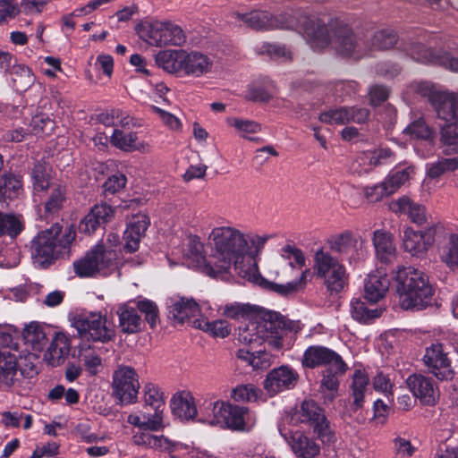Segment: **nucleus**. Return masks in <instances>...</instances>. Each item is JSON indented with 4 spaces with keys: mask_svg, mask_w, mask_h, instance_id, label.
<instances>
[{
    "mask_svg": "<svg viewBox=\"0 0 458 458\" xmlns=\"http://www.w3.org/2000/svg\"><path fill=\"white\" fill-rule=\"evenodd\" d=\"M126 176L121 173L109 176L103 184L104 193L114 194L123 189L126 185Z\"/></svg>",
    "mask_w": 458,
    "mask_h": 458,
    "instance_id": "64",
    "label": "nucleus"
},
{
    "mask_svg": "<svg viewBox=\"0 0 458 458\" xmlns=\"http://www.w3.org/2000/svg\"><path fill=\"white\" fill-rule=\"evenodd\" d=\"M391 208L395 213L407 215L411 221L418 225H431L429 223L426 208L410 198L403 196L391 204Z\"/></svg>",
    "mask_w": 458,
    "mask_h": 458,
    "instance_id": "23",
    "label": "nucleus"
},
{
    "mask_svg": "<svg viewBox=\"0 0 458 458\" xmlns=\"http://www.w3.org/2000/svg\"><path fill=\"white\" fill-rule=\"evenodd\" d=\"M184 50H164L157 54L155 61L158 67L170 72L175 73L182 71L185 62Z\"/></svg>",
    "mask_w": 458,
    "mask_h": 458,
    "instance_id": "32",
    "label": "nucleus"
},
{
    "mask_svg": "<svg viewBox=\"0 0 458 458\" xmlns=\"http://www.w3.org/2000/svg\"><path fill=\"white\" fill-rule=\"evenodd\" d=\"M79 360L83 363L90 375H96L98 368L101 366V358L89 345L81 347Z\"/></svg>",
    "mask_w": 458,
    "mask_h": 458,
    "instance_id": "56",
    "label": "nucleus"
},
{
    "mask_svg": "<svg viewBox=\"0 0 458 458\" xmlns=\"http://www.w3.org/2000/svg\"><path fill=\"white\" fill-rule=\"evenodd\" d=\"M170 404L174 415L181 420H189L197 415L194 397L189 391H181L174 394Z\"/></svg>",
    "mask_w": 458,
    "mask_h": 458,
    "instance_id": "27",
    "label": "nucleus"
},
{
    "mask_svg": "<svg viewBox=\"0 0 458 458\" xmlns=\"http://www.w3.org/2000/svg\"><path fill=\"white\" fill-rule=\"evenodd\" d=\"M292 420L295 423L308 424L324 443L331 444L335 441V433L323 410L312 400L303 401L293 415Z\"/></svg>",
    "mask_w": 458,
    "mask_h": 458,
    "instance_id": "11",
    "label": "nucleus"
},
{
    "mask_svg": "<svg viewBox=\"0 0 458 458\" xmlns=\"http://www.w3.org/2000/svg\"><path fill=\"white\" fill-rule=\"evenodd\" d=\"M23 340L28 347L40 352L47 343L44 328L37 322L28 325L23 330Z\"/></svg>",
    "mask_w": 458,
    "mask_h": 458,
    "instance_id": "40",
    "label": "nucleus"
},
{
    "mask_svg": "<svg viewBox=\"0 0 458 458\" xmlns=\"http://www.w3.org/2000/svg\"><path fill=\"white\" fill-rule=\"evenodd\" d=\"M373 244L380 262L391 264L396 259L397 251L391 233L376 230L373 235Z\"/></svg>",
    "mask_w": 458,
    "mask_h": 458,
    "instance_id": "28",
    "label": "nucleus"
},
{
    "mask_svg": "<svg viewBox=\"0 0 458 458\" xmlns=\"http://www.w3.org/2000/svg\"><path fill=\"white\" fill-rule=\"evenodd\" d=\"M313 276L326 287L327 291L338 293L348 281V273L343 261L329 250L318 249L313 255Z\"/></svg>",
    "mask_w": 458,
    "mask_h": 458,
    "instance_id": "5",
    "label": "nucleus"
},
{
    "mask_svg": "<svg viewBox=\"0 0 458 458\" xmlns=\"http://www.w3.org/2000/svg\"><path fill=\"white\" fill-rule=\"evenodd\" d=\"M79 336L85 341L106 344L115 338L114 325L101 312H82L77 314L72 322Z\"/></svg>",
    "mask_w": 458,
    "mask_h": 458,
    "instance_id": "8",
    "label": "nucleus"
},
{
    "mask_svg": "<svg viewBox=\"0 0 458 458\" xmlns=\"http://www.w3.org/2000/svg\"><path fill=\"white\" fill-rule=\"evenodd\" d=\"M440 140L446 155L458 153V116H450L441 125Z\"/></svg>",
    "mask_w": 458,
    "mask_h": 458,
    "instance_id": "31",
    "label": "nucleus"
},
{
    "mask_svg": "<svg viewBox=\"0 0 458 458\" xmlns=\"http://www.w3.org/2000/svg\"><path fill=\"white\" fill-rule=\"evenodd\" d=\"M253 319L257 321L263 342L273 350H281L284 346L283 316L276 311L258 308Z\"/></svg>",
    "mask_w": 458,
    "mask_h": 458,
    "instance_id": "13",
    "label": "nucleus"
},
{
    "mask_svg": "<svg viewBox=\"0 0 458 458\" xmlns=\"http://www.w3.org/2000/svg\"><path fill=\"white\" fill-rule=\"evenodd\" d=\"M458 169V157L441 158L428 165L427 174L436 179L445 173L454 172Z\"/></svg>",
    "mask_w": 458,
    "mask_h": 458,
    "instance_id": "53",
    "label": "nucleus"
},
{
    "mask_svg": "<svg viewBox=\"0 0 458 458\" xmlns=\"http://www.w3.org/2000/svg\"><path fill=\"white\" fill-rule=\"evenodd\" d=\"M9 74L12 87L18 93L26 92L35 82V76L31 69L25 64H14Z\"/></svg>",
    "mask_w": 458,
    "mask_h": 458,
    "instance_id": "35",
    "label": "nucleus"
},
{
    "mask_svg": "<svg viewBox=\"0 0 458 458\" xmlns=\"http://www.w3.org/2000/svg\"><path fill=\"white\" fill-rule=\"evenodd\" d=\"M70 352V340L63 333H57L44 354V360L51 367L64 363Z\"/></svg>",
    "mask_w": 458,
    "mask_h": 458,
    "instance_id": "26",
    "label": "nucleus"
},
{
    "mask_svg": "<svg viewBox=\"0 0 458 458\" xmlns=\"http://www.w3.org/2000/svg\"><path fill=\"white\" fill-rule=\"evenodd\" d=\"M199 311V306L193 298L177 296L169 300L168 314L175 323L183 324Z\"/></svg>",
    "mask_w": 458,
    "mask_h": 458,
    "instance_id": "22",
    "label": "nucleus"
},
{
    "mask_svg": "<svg viewBox=\"0 0 458 458\" xmlns=\"http://www.w3.org/2000/svg\"><path fill=\"white\" fill-rule=\"evenodd\" d=\"M18 332L10 324H0V348L18 349Z\"/></svg>",
    "mask_w": 458,
    "mask_h": 458,
    "instance_id": "62",
    "label": "nucleus"
},
{
    "mask_svg": "<svg viewBox=\"0 0 458 458\" xmlns=\"http://www.w3.org/2000/svg\"><path fill=\"white\" fill-rule=\"evenodd\" d=\"M134 303L136 308L144 315L149 327L151 328L156 327L160 321L159 310L156 302L148 299H139L134 301Z\"/></svg>",
    "mask_w": 458,
    "mask_h": 458,
    "instance_id": "55",
    "label": "nucleus"
},
{
    "mask_svg": "<svg viewBox=\"0 0 458 458\" xmlns=\"http://www.w3.org/2000/svg\"><path fill=\"white\" fill-rule=\"evenodd\" d=\"M136 140L135 133L120 129H114L111 136V141L115 147L129 152L136 149Z\"/></svg>",
    "mask_w": 458,
    "mask_h": 458,
    "instance_id": "57",
    "label": "nucleus"
},
{
    "mask_svg": "<svg viewBox=\"0 0 458 458\" xmlns=\"http://www.w3.org/2000/svg\"><path fill=\"white\" fill-rule=\"evenodd\" d=\"M408 55L418 63L443 67L458 73V57L443 48L428 47L421 43H412Z\"/></svg>",
    "mask_w": 458,
    "mask_h": 458,
    "instance_id": "14",
    "label": "nucleus"
},
{
    "mask_svg": "<svg viewBox=\"0 0 458 458\" xmlns=\"http://www.w3.org/2000/svg\"><path fill=\"white\" fill-rule=\"evenodd\" d=\"M437 224L432 223L422 231L407 227L403 232V247L412 256H420L428 251L435 242Z\"/></svg>",
    "mask_w": 458,
    "mask_h": 458,
    "instance_id": "16",
    "label": "nucleus"
},
{
    "mask_svg": "<svg viewBox=\"0 0 458 458\" xmlns=\"http://www.w3.org/2000/svg\"><path fill=\"white\" fill-rule=\"evenodd\" d=\"M72 226L64 227L55 223L49 228L39 231L30 242V251L33 263L45 268L67 252L75 240Z\"/></svg>",
    "mask_w": 458,
    "mask_h": 458,
    "instance_id": "3",
    "label": "nucleus"
},
{
    "mask_svg": "<svg viewBox=\"0 0 458 458\" xmlns=\"http://www.w3.org/2000/svg\"><path fill=\"white\" fill-rule=\"evenodd\" d=\"M352 317L360 322L369 323L379 318L383 312L381 309H369L360 299H352L350 304Z\"/></svg>",
    "mask_w": 458,
    "mask_h": 458,
    "instance_id": "45",
    "label": "nucleus"
},
{
    "mask_svg": "<svg viewBox=\"0 0 458 458\" xmlns=\"http://www.w3.org/2000/svg\"><path fill=\"white\" fill-rule=\"evenodd\" d=\"M236 18L255 30H292L301 33L310 47L320 51L333 40L336 51L345 57L354 56L358 46L352 30L339 19L327 24L318 17L307 15L301 9H292L278 15L266 11L235 13Z\"/></svg>",
    "mask_w": 458,
    "mask_h": 458,
    "instance_id": "2",
    "label": "nucleus"
},
{
    "mask_svg": "<svg viewBox=\"0 0 458 458\" xmlns=\"http://www.w3.org/2000/svg\"><path fill=\"white\" fill-rule=\"evenodd\" d=\"M72 267L74 274L81 278L107 276L117 267L115 253L103 245H97L74 260Z\"/></svg>",
    "mask_w": 458,
    "mask_h": 458,
    "instance_id": "6",
    "label": "nucleus"
},
{
    "mask_svg": "<svg viewBox=\"0 0 458 458\" xmlns=\"http://www.w3.org/2000/svg\"><path fill=\"white\" fill-rule=\"evenodd\" d=\"M415 175V167L409 165L388 174L385 181L392 193H394L401 186L405 185Z\"/></svg>",
    "mask_w": 458,
    "mask_h": 458,
    "instance_id": "51",
    "label": "nucleus"
},
{
    "mask_svg": "<svg viewBox=\"0 0 458 458\" xmlns=\"http://www.w3.org/2000/svg\"><path fill=\"white\" fill-rule=\"evenodd\" d=\"M410 88L426 98L437 114H458V92L428 81H413Z\"/></svg>",
    "mask_w": 458,
    "mask_h": 458,
    "instance_id": "10",
    "label": "nucleus"
},
{
    "mask_svg": "<svg viewBox=\"0 0 458 458\" xmlns=\"http://www.w3.org/2000/svg\"><path fill=\"white\" fill-rule=\"evenodd\" d=\"M144 402L147 406L154 410L153 414H158L163 418L165 409V396L161 389L152 384L148 383L144 386Z\"/></svg>",
    "mask_w": 458,
    "mask_h": 458,
    "instance_id": "46",
    "label": "nucleus"
},
{
    "mask_svg": "<svg viewBox=\"0 0 458 458\" xmlns=\"http://www.w3.org/2000/svg\"><path fill=\"white\" fill-rule=\"evenodd\" d=\"M303 368L315 369L322 366L332 367L340 365L344 368V360L335 351L323 345L309 346L303 352L301 358Z\"/></svg>",
    "mask_w": 458,
    "mask_h": 458,
    "instance_id": "17",
    "label": "nucleus"
},
{
    "mask_svg": "<svg viewBox=\"0 0 458 458\" xmlns=\"http://www.w3.org/2000/svg\"><path fill=\"white\" fill-rule=\"evenodd\" d=\"M271 238L270 234L242 231L231 225L213 228L208 235V242L217 272H227L233 267L241 277L280 295L287 296L298 292L306 284L307 276L310 274L309 268L301 273L298 281L285 284L272 283L258 272L254 259L261 253Z\"/></svg>",
    "mask_w": 458,
    "mask_h": 458,
    "instance_id": "1",
    "label": "nucleus"
},
{
    "mask_svg": "<svg viewBox=\"0 0 458 458\" xmlns=\"http://www.w3.org/2000/svg\"><path fill=\"white\" fill-rule=\"evenodd\" d=\"M422 361L427 371L437 379L448 381L454 377L455 372L444 344L434 343L427 347Z\"/></svg>",
    "mask_w": 458,
    "mask_h": 458,
    "instance_id": "15",
    "label": "nucleus"
},
{
    "mask_svg": "<svg viewBox=\"0 0 458 458\" xmlns=\"http://www.w3.org/2000/svg\"><path fill=\"white\" fill-rule=\"evenodd\" d=\"M212 414L210 425H219L235 431L249 432L257 421L255 414L248 407L223 401L212 403Z\"/></svg>",
    "mask_w": 458,
    "mask_h": 458,
    "instance_id": "7",
    "label": "nucleus"
},
{
    "mask_svg": "<svg viewBox=\"0 0 458 458\" xmlns=\"http://www.w3.org/2000/svg\"><path fill=\"white\" fill-rule=\"evenodd\" d=\"M261 356H267V352L265 351H259L254 353L244 348L239 349L236 352V357L238 359L246 361L256 369H266L268 367V361L267 360L259 361Z\"/></svg>",
    "mask_w": 458,
    "mask_h": 458,
    "instance_id": "61",
    "label": "nucleus"
},
{
    "mask_svg": "<svg viewBox=\"0 0 458 458\" xmlns=\"http://www.w3.org/2000/svg\"><path fill=\"white\" fill-rule=\"evenodd\" d=\"M403 133L415 140H430L434 135V130L420 116L411 122L403 130Z\"/></svg>",
    "mask_w": 458,
    "mask_h": 458,
    "instance_id": "52",
    "label": "nucleus"
},
{
    "mask_svg": "<svg viewBox=\"0 0 458 458\" xmlns=\"http://www.w3.org/2000/svg\"><path fill=\"white\" fill-rule=\"evenodd\" d=\"M113 394L121 405L135 403L138 400L140 382L135 369L119 366L113 374Z\"/></svg>",
    "mask_w": 458,
    "mask_h": 458,
    "instance_id": "12",
    "label": "nucleus"
},
{
    "mask_svg": "<svg viewBox=\"0 0 458 458\" xmlns=\"http://www.w3.org/2000/svg\"><path fill=\"white\" fill-rule=\"evenodd\" d=\"M364 195L369 202H377L382 200L385 197L392 195V191L386 184L384 180L382 182L364 188Z\"/></svg>",
    "mask_w": 458,
    "mask_h": 458,
    "instance_id": "63",
    "label": "nucleus"
},
{
    "mask_svg": "<svg viewBox=\"0 0 458 458\" xmlns=\"http://www.w3.org/2000/svg\"><path fill=\"white\" fill-rule=\"evenodd\" d=\"M0 384L6 387L22 384L18 372V357L10 352H0Z\"/></svg>",
    "mask_w": 458,
    "mask_h": 458,
    "instance_id": "25",
    "label": "nucleus"
},
{
    "mask_svg": "<svg viewBox=\"0 0 458 458\" xmlns=\"http://www.w3.org/2000/svg\"><path fill=\"white\" fill-rule=\"evenodd\" d=\"M184 57L185 62H183L182 71L186 74L199 76L204 72H207L211 66L209 58L203 54L198 52H191V54H188L185 51Z\"/></svg>",
    "mask_w": 458,
    "mask_h": 458,
    "instance_id": "38",
    "label": "nucleus"
},
{
    "mask_svg": "<svg viewBox=\"0 0 458 458\" xmlns=\"http://www.w3.org/2000/svg\"><path fill=\"white\" fill-rule=\"evenodd\" d=\"M149 218L145 214L133 216L123 233L124 249L132 253L139 249L140 242L149 225Z\"/></svg>",
    "mask_w": 458,
    "mask_h": 458,
    "instance_id": "19",
    "label": "nucleus"
},
{
    "mask_svg": "<svg viewBox=\"0 0 458 458\" xmlns=\"http://www.w3.org/2000/svg\"><path fill=\"white\" fill-rule=\"evenodd\" d=\"M116 314L119 318V327L124 334H135L140 331L142 320L134 307L122 304Z\"/></svg>",
    "mask_w": 458,
    "mask_h": 458,
    "instance_id": "29",
    "label": "nucleus"
},
{
    "mask_svg": "<svg viewBox=\"0 0 458 458\" xmlns=\"http://www.w3.org/2000/svg\"><path fill=\"white\" fill-rule=\"evenodd\" d=\"M368 374L361 369H356L352 377L351 391L353 399L352 409L357 411L363 406L365 394L369 386Z\"/></svg>",
    "mask_w": 458,
    "mask_h": 458,
    "instance_id": "36",
    "label": "nucleus"
},
{
    "mask_svg": "<svg viewBox=\"0 0 458 458\" xmlns=\"http://www.w3.org/2000/svg\"><path fill=\"white\" fill-rule=\"evenodd\" d=\"M31 175L35 191H43L50 187L51 178L48 167L46 165L40 163L36 164L32 169Z\"/></svg>",
    "mask_w": 458,
    "mask_h": 458,
    "instance_id": "60",
    "label": "nucleus"
},
{
    "mask_svg": "<svg viewBox=\"0 0 458 458\" xmlns=\"http://www.w3.org/2000/svg\"><path fill=\"white\" fill-rule=\"evenodd\" d=\"M299 379V374L289 366H280L272 369L264 381L265 389L275 395L284 390L293 388Z\"/></svg>",
    "mask_w": 458,
    "mask_h": 458,
    "instance_id": "18",
    "label": "nucleus"
},
{
    "mask_svg": "<svg viewBox=\"0 0 458 458\" xmlns=\"http://www.w3.org/2000/svg\"><path fill=\"white\" fill-rule=\"evenodd\" d=\"M358 83L355 81H337L330 83V91L340 102L352 99L357 94Z\"/></svg>",
    "mask_w": 458,
    "mask_h": 458,
    "instance_id": "50",
    "label": "nucleus"
},
{
    "mask_svg": "<svg viewBox=\"0 0 458 458\" xmlns=\"http://www.w3.org/2000/svg\"><path fill=\"white\" fill-rule=\"evenodd\" d=\"M22 192L21 182L16 175L4 174L0 178V203L9 205Z\"/></svg>",
    "mask_w": 458,
    "mask_h": 458,
    "instance_id": "37",
    "label": "nucleus"
},
{
    "mask_svg": "<svg viewBox=\"0 0 458 458\" xmlns=\"http://www.w3.org/2000/svg\"><path fill=\"white\" fill-rule=\"evenodd\" d=\"M65 189L62 185L53 187L51 193L45 203V213L47 216L57 214L65 202Z\"/></svg>",
    "mask_w": 458,
    "mask_h": 458,
    "instance_id": "54",
    "label": "nucleus"
},
{
    "mask_svg": "<svg viewBox=\"0 0 458 458\" xmlns=\"http://www.w3.org/2000/svg\"><path fill=\"white\" fill-rule=\"evenodd\" d=\"M128 423L140 429L157 431L163 428L162 417L158 414H130L127 419Z\"/></svg>",
    "mask_w": 458,
    "mask_h": 458,
    "instance_id": "48",
    "label": "nucleus"
},
{
    "mask_svg": "<svg viewBox=\"0 0 458 458\" xmlns=\"http://www.w3.org/2000/svg\"><path fill=\"white\" fill-rule=\"evenodd\" d=\"M364 243L365 241L361 236H355L349 231H345L328 241L329 250L340 255L347 254L352 249H362Z\"/></svg>",
    "mask_w": 458,
    "mask_h": 458,
    "instance_id": "30",
    "label": "nucleus"
},
{
    "mask_svg": "<svg viewBox=\"0 0 458 458\" xmlns=\"http://www.w3.org/2000/svg\"><path fill=\"white\" fill-rule=\"evenodd\" d=\"M18 372L21 379L33 378L39 372V357L30 352H21L18 357Z\"/></svg>",
    "mask_w": 458,
    "mask_h": 458,
    "instance_id": "41",
    "label": "nucleus"
},
{
    "mask_svg": "<svg viewBox=\"0 0 458 458\" xmlns=\"http://www.w3.org/2000/svg\"><path fill=\"white\" fill-rule=\"evenodd\" d=\"M24 228L25 222L22 215L0 211V238L8 236L14 240Z\"/></svg>",
    "mask_w": 458,
    "mask_h": 458,
    "instance_id": "34",
    "label": "nucleus"
},
{
    "mask_svg": "<svg viewBox=\"0 0 458 458\" xmlns=\"http://www.w3.org/2000/svg\"><path fill=\"white\" fill-rule=\"evenodd\" d=\"M394 280L402 309L420 310L430 305L434 290L422 271L402 267L397 269Z\"/></svg>",
    "mask_w": 458,
    "mask_h": 458,
    "instance_id": "4",
    "label": "nucleus"
},
{
    "mask_svg": "<svg viewBox=\"0 0 458 458\" xmlns=\"http://www.w3.org/2000/svg\"><path fill=\"white\" fill-rule=\"evenodd\" d=\"M257 310L258 307L256 308L249 304L240 302L227 303L219 308V310L224 317L234 320L253 319Z\"/></svg>",
    "mask_w": 458,
    "mask_h": 458,
    "instance_id": "42",
    "label": "nucleus"
},
{
    "mask_svg": "<svg viewBox=\"0 0 458 458\" xmlns=\"http://www.w3.org/2000/svg\"><path fill=\"white\" fill-rule=\"evenodd\" d=\"M135 30L141 39L158 47L182 46L186 40L182 28L171 21H141Z\"/></svg>",
    "mask_w": 458,
    "mask_h": 458,
    "instance_id": "9",
    "label": "nucleus"
},
{
    "mask_svg": "<svg viewBox=\"0 0 458 458\" xmlns=\"http://www.w3.org/2000/svg\"><path fill=\"white\" fill-rule=\"evenodd\" d=\"M260 391L252 384L239 385L231 393V397L238 403L255 402L259 396Z\"/></svg>",
    "mask_w": 458,
    "mask_h": 458,
    "instance_id": "58",
    "label": "nucleus"
},
{
    "mask_svg": "<svg viewBox=\"0 0 458 458\" xmlns=\"http://www.w3.org/2000/svg\"><path fill=\"white\" fill-rule=\"evenodd\" d=\"M440 259L451 269H458V234L453 233L441 247Z\"/></svg>",
    "mask_w": 458,
    "mask_h": 458,
    "instance_id": "47",
    "label": "nucleus"
},
{
    "mask_svg": "<svg viewBox=\"0 0 458 458\" xmlns=\"http://www.w3.org/2000/svg\"><path fill=\"white\" fill-rule=\"evenodd\" d=\"M390 280L386 272L383 269H377L368 275L364 282L365 298L370 302H377L388 291Z\"/></svg>",
    "mask_w": 458,
    "mask_h": 458,
    "instance_id": "24",
    "label": "nucleus"
},
{
    "mask_svg": "<svg viewBox=\"0 0 458 458\" xmlns=\"http://www.w3.org/2000/svg\"><path fill=\"white\" fill-rule=\"evenodd\" d=\"M281 435L291 445L293 452L301 458H315L320 453L319 445L313 440L305 436L301 431L293 433L284 432L279 428Z\"/></svg>",
    "mask_w": 458,
    "mask_h": 458,
    "instance_id": "20",
    "label": "nucleus"
},
{
    "mask_svg": "<svg viewBox=\"0 0 458 458\" xmlns=\"http://www.w3.org/2000/svg\"><path fill=\"white\" fill-rule=\"evenodd\" d=\"M192 325L213 337L225 338L231 334V326L228 321L224 319L214 321L194 319Z\"/></svg>",
    "mask_w": 458,
    "mask_h": 458,
    "instance_id": "43",
    "label": "nucleus"
},
{
    "mask_svg": "<svg viewBox=\"0 0 458 458\" xmlns=\"http://www.w3.org/2000/svg\"><path fill=\"white\" fill-rule=\"evenodd\" d=\"M398 40V35L394 30L384 29L377 31L372 38V46L382 50L390 49Z\"/></svg>",
    "mask_w": 458,
    "mask_h": 458,
    "instance_id": "59",
    "label": "nucleus"
},
{
    "mask_svg": "<svg viewBox=\"0 0 458 458\" xmlns=\"http://www.w3.org/2000/svg\"><path fill=\"white\" fill-rule=\"evenodd\" d=\"M276 85L269 79H265L262 84H253L246 91V98L253 102H268L276 93Z\"/></svg>",
    "mask_w": 458,
    "mask_h": 458,
    "instance_id": "44",
    "label": "nucleus"
},
{
    "mask_svg": "<svg viewBox=\"0 0 458 458\" xmlns=\"http://www.w3.org/2000/svg\"><path fill=\"white\" fill-rule=\"evenodd\" d=\"M347 369V364L344 361L343 369L340 365H334L323 370L320 391L323 394L328 392L330 400H333L336 395L340 385L339 377L346 372Z\"/></svg>",
    "mask_w": 458,
    "mask_h": 458,
    "instance_id": "33",
    "label": "nucleus"
},
{
    "mask_svg": "<svg viewBox=\"0 0 458 458\" xmlns=\"http://www.w3.org/2000/svg\"><path fill=\"white\" fill-rule=\"evenodd\" d=\"M226 123L242 138L253 140L249 135L261 131V124L247 116H227Z\"/></svg>",
    "mask_w": 458,
    "mask_h": 458,
    "instance_id": "39",
    "label": "nucleus"
},
{
    "mask_svg": "<svg viewBox=\"0 0 458 458\" xmlns=\"http://www.w3.org/2000/svg\"><path fill=\"white\" fill-rule=\"evenodd\" d=\"M407 385L414 396L423 403L434 404L438 398V390L433 380L420 374H413L407 379Z\"/></svg>",
    "mask_w": 458,
    "mask_h": 458,
    "instance_id": "21",
    "label": "nucleus"
},
{
    "mask_svg": "<svg viewBox=\"0 0 458 458\" xmlns=\"http://www.w3.org/2000/svg\"><path fill=\"white\" fill-rule=\"evenodd\" d=\"M237 339L247 345H260L264 343L256 319H249L247 324L239 327Z\"/></svg>",
    "mask_w": 458,
    "mask_h": 458,
    "instance_id": "49",
    "label": "nucleus"
}]
</instances>
